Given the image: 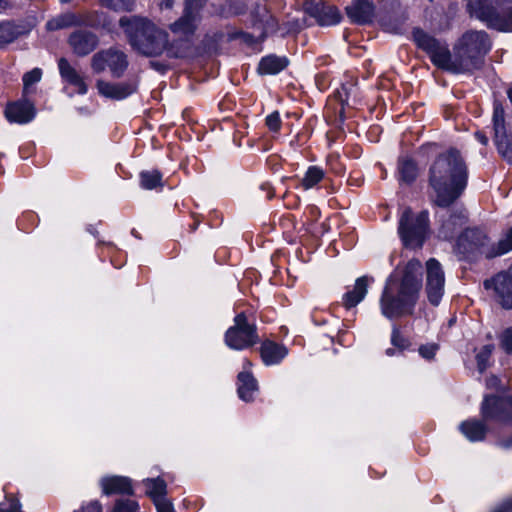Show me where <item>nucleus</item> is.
Listing matches in <instances>:
<instances>
[{"mask_svg":"<svg viewBox=\"0 0 512 512\" xmlns=\"http://www.w3.org/2000/svg\"><path fill=\"white\" fill-rule=\"evenodd\" d=\"M4 114L9 122L24 124L30 122L34 118L35 108L31 102L24 99L8 103Z\"/></svg>","mask_w":512,"mask_h":512,"instance_id":"17","label":"nucleus"},{"mask_svg":"<svg viewBox=\"0 0 512 512\" xmlns=\"http://www.w3.org/2000/svg\"><path fill=\"white\" fill-rule=\"evenodd\" d=\"M324 175V171L321 168L311 166L302 178L301 185L305 190H308L318 184L324 178Z\"/></svg>","mask_w":512,"mask_h":512,"instance_id":"35","label":"nucleus"},{"mask_svg":"<svg viewBox=\"0 0 512 512\" xmlns=\"http://www.w3.org/2000/svg\"><path fill=\"white\" fill-rule=\"evenodd\" d=\"M369 285V278L367 276H362L358 278L355 282V285L351 291H348L343 297V305L346 308L355 307L359 302H361L365 295L367 294V288Z\"/></svg>","mask_w":512,"mask_h":512,"instance_id":"22","label":"nucleus"},{"mask_svg":"<svg viewBox=\"0 0 512 512\" xmlns=\"http://www.w3.org/2000/svg\"><path fill=\"white\" fill-rule=\"evenodd\" d=\"M488 241L487 235L478 228L466 229L457 240V249L460 253L468 254L484 249Z\"/></svg>","mask_w":512,"mask_h":512,"instance_id":"15","label":"nucleus"},{"mask_svg":"<svg viewBox=\"0 0 512 512\" xmlns=\"http://www.w3.org/2000/svg\"><path fill=\"white\" fill-rule=\"evenodd\" d=\"M512 250V228L501 238L496 246H493L487 251H483L487 258L500 256Z\"/></svg>","mask_w":512,"mask_h":512,"instance_id":"31","label":"nucleus"},{"mask_svg":"<svg viewBox=\"0 0 512 512\" xmlns=\"http://www.w3.org/2000/svg\"><path fill=\"white\" fill-rule=\"evenodd\" d=\"M81 25L92 28H108L111 20L106 12L101 10H87L80 13Z\"/></svg>","mask_w":512,"mask_h":512,"instance_id":"23","label":"nucleus"},{"mask_svg":"<svg viewBox=\"0 0 512 512\" xmlns=\"http://www.w3.org/2000/svg\"><path fill=\"white\" fill-rule=\"evenodd\" d=\"M306 10L322 26L337 24L341 19L339 10L333 5L325 3L311 4L306 7Z\"/></svg>","mask_w":512,"mask_h":512,"instance_id":"19","label":"nucleus"},{"mask_svg":"<svg viewBox=\"0 0 512 512\" xmlns=\"http://www.w3.org/2000/svg\"><path fill=\"white\" fill-rule=\"evenodd\" d=\"M100 486L102 492L105 495L112 494H133V488L131 480L124 476H107L100 480Z\"/></svg>","mask_w":512,"mask_h":512,"instance_id":"21","label":"nucleus"},{"mask_svg":"<svg viewBox=\"0 0 512 512\" xmlns=\"http://www.w3.org/2000/svg\"><path fill=\"white\" fill-rule=\"evenodd\" d=\"M475 136L479 142H481L483 145H487L488 138L486 137V135L484 133L478 131L475 133Z\"/></svg>","mask_w":512,"mask_h":512,"instance_id":"49","label":"nucleus"},{"mask_svg":"<svg viewBox=\"0 0 512 512\" xmlns=\"http://www.w3.org/2000/svg\"><path fill=\"white\" fill-rule=\"evenodd\" d=\"M96 87L100 95L106 98L121 100L137 90V82L110 83L104 80H97Z\"/></svg>","mask_w":512,"mask_h":512,"instance_id":"16","label":"nucleus"},{"mask_svg":"<svg viewBox=\"0 0 512 512\" xmlns=\"http://www.w3.org/2000/svg\"><path fill=\"white\" fill-rule=\"evenodd\" d=\"M430 228L429 213L423 210L414 213L410 207L403 209L398 221V234L403 246L420 249L428 238Z\"/></svg>","mask_w":512,"mask_h":512,"instance_id":"6","label":"nucleus"},{"mask_svg":"<svg viewBox=\"0 0 512 512\" xmlns=\"http://www.w3.org/2000/svg\"><path fill=\"white\" fill-rule=\"evenodd\" d=\"M42 78V70L40 68H34L31 71L23 75V95L29 93L30 87L38 83Z\"/></svg>","mask_w":512,"mask_h":512,"instance_id":"36","label":"nucleus"},{"mask_svg":"<svg viewBox=\"0 0 512 512\" xmlns=\"http://www.w3.org/2000/svg\"><path fill=\"white\" fill-rule=\"evenodd\" d=\"M143 485L146 488V494L153 502H155V500H162L166 498L167 485L162 478L156 477L144 479Z\"/></svg>","mask_w":512,"mask_h":512,"instance_id":"29","label":"nucleus"},{"mask_svg":"<svg viewBox=\"0 0 512 512\" xmlns=\"http://www.w3.org/2000/svg\"><path fill=\"white\" fill-rule=\"evenodd\" d=\"M260 21H262V22H268V17H267V18H265V16H262V17H261V19H260Z\"/></svg>","mask_w":512,"mask_h":512,"instance_id":"56","label":"nucleus"},{"mask_svg":"<svg viewBox=\"0 0 512 512\" xmlns=\"http://www.w3.org/2000/svg\"><path fill=\"white\" fill-rule=\"evenodd\" d=\"M466 219L467 216L464 210H459L455 212L453 215H451V221H453V223H458L460 225L464 224L466 222Z\"/></svg>","mask_w":512,"mask_h":512,"instance_id":"47","label":"nucleus"},{"mask_svg":"<svg viewBox=\"0 0 512 512\" xmlns=\"http://www.w3.org/2000/svg\"><path fill=\"white\" fill-rule=\"evenodd\" d=\"M58 69L63 81L76 88L78 94L84 95L88 91V86L83 76L70 64V62L62 57L58 60Z\"/></svg>","mask_w":512,"mask_h":512,"instance_id":"18","label":"nucleus"},{"mask_svg":"<svg viewBox=\"0 0 512 512\" xmlns=\"http://www.w3.org/2000/svg\"><path fill=\"white\" fill-rule=\"evenodd\" d=\"M391 343L400 351H403L410 346L409 340L401 334L397 327H394L392 330Z\"/></svg>","mask_w":512,"mask_h":512,"instance_id":"40","label":"nucleus"},{"mask_svg":"<svg viewBox=\"0 0 512 512\" xmlns=\"http://www.w3.org/2000/svg\"><path fill=\"white\" fill-rule=\"evenodd\" d=\"M98 4L114 12H133L136 0H98Z\"/></svg>","mask_w":512,"mask_h":512,"instance_id":"32","label":"nucleus"},{"mask_svg":"<svg viewBox=\"0 0 512 512\" xmlns=\"http://www.w3.org/2000/svg\"><path fill=\"white\" fill-rule=\"evenodd\" d=\"M140 183L147 190L162 187V174L158 170L143 171L140 173Z\"/></svg>","mask_w":512,"mask_h":512,"instance_id":"33","label":"nucleus"},{"mask_svg":"<svg viewBox=\"0 0 512 512\" xmlns=\"http://www.w3.org/2000/svg\"><path fill=\"white\" fill-rule=\"evenodd\" d=\"M398 172L400 180L405 183H412L418 176V167L414 160L408 157L399 159Z\"/></svg>","mask_w":512,"mask_h":512,"instance_id":"30","label":"nucleus"},{"mask_svg":"<svg viewBox=\"0 0 512 512\" xmlns=\"http://www.w3.org/2000/svg\"><path fill=\"white\" fill-rule=\"evenodd\" d=\"M151 66L157 70H164L165 66L159 62L151 61Z\"/></svg>","mask_w":512,"mask_h":512,"instance_id":"51","label":"nucleus"},{"mask_svg":"<svg viewBox=\"0 0 512 512\" xmlns=\"http://www.w3.org/2000/svg\"><path fill=\"white\" fill-rule=\"evenodd\" d=\"M345 10L350 20L357 24L370 22L374 15V5L370 0H353Z\"/></svg>","mask_w":512,"mask_h":512,"instance_id":"20","label":"nucleus"},{"mask_svg":"<svg viewBox=\"0 0 512 512\" xmlns=\"http://www.w3.org/2000/svg\"><path fill=\"white\" fill-rule=\"evenodd\" d=\"M204 1L205 0H187L184 12H187L188 10H190L194 14L193 18L198 20L199 11H200V8L202 7Z\"/></svg>","mask_w":512,"mask_h":512,"instance_id":"44","label":"nucleus"},{"mask_svg":"<svg viewBox=\"0 0 512 512\" xmlns=\"http://www.w3.org/2000/svg\"><path fill=\"white\" fill-rule=\"evenodd\" d=\"M422 264L418 259H411L405 266L399 285L389 280L383 290L380 307L382 314L389 318L411 315L422 287Z\"/></svg>","mask_w":512,"mask_h":512,"instance_id":"3","label":"nucleus"},{"mask_svg":"<svg viewBox=\"0 0 512 512\" xmlns=\"http://www.w3.org/2000/svg\"><path fill=\"white\" fill-rule=\"evenodd\" d=\"M174 0H159V6L161 9H171Z\"/></svg>","mask_w":512,"mask_h":512,"instance_id":"48","label":"nucleus"},{"mask_svg":"<svg viewBox=\"0 0 512 512\" xmlns=\"http://www.w3.org/2000/svg\"><path fill=\"white\" fill-rule=\"evenodd\" d=\"M498 379L496 377H492L488 380L489 385H495Z\"/></svg>","mask_w":512,"mask_h":512,"instance_id":"52","label":"nucleus"},{"mask_svg":"<svg viewBox=\"0 0 512 512\" xmlns=\"http://www.w3.org/2000/svg\"><path fill=\"white\" fill-rule=\"evenodd\" d=\"M61 3H70L72 0H59Z\"/></svg>","mask_w":512,"mask_h":512,"instance_id":"57","label":"nucleus"},{"mask_svg":"<svg viewBox=\"0 0 512 512\" xmlns=\"http://www.w3.org/2000/svg\"><path fill=\"white\" fill-rule=\"evenodd\" d=\"M258 341L256 325L248 322L245 313L236 315L234 325L225 334L226 344L232 349L242 350L255 345Z\"/></svg>","mask_w":512,"mask_h":512,"instance_id":"8","label":"nucleus"},{"mask_svg":"<svg viewBox=\"0 0 512 512\" xmlns=\"http://www.w3.org/2000/svg\"><path fill=\"white\" fill-rule=\"evenodd\" d=\"M481 409L482 416L486 420H512V396L507 398L486 396Z\"/></svg>","mask_w":512,"mask_h":512,"instance_id":"13","label":"nucleus"},{"mask_svg":"<svg viewBox=\"0 0 512 512\" xmlns=\"http://www.w3.org/2000/svg\"><path fill=\"white\" fill-rule=\"evenodd\" d=\"M507 94H508V98H509V100L512 102V88H510V89L507 91Z\"/></svg>","mask_w":512,"mask_h":512,"instance_id":"54","label":"nucleus"},{"mask_svg":"<svg viewBox=\"0 0 512 512\" xmlns=\"http://www.w3.org/2000/svg\"><path fill=\"white\" fill-rule=\"evenodd\" d=\"M257 390V381L248 371H243L238 374V395L239 397L249 402L253 399V393Z\"/></svg>","mask_w":512,"mask_h":512,"instance_id":"25","label":"nucleus"},{"mask_svg":"<svg viewBox=\"0 0 512 512\" xmlns=\"http://www.w3.org/2000/svg\"><path fill=\"white\" fill-rule=\"evenodd\" d=\"M0 512H22L18 498L12 494L6 495L0 503Z\"/></svg>","mask_w":512,"mask_h":512,"instance_id":"38","label":"nucleus"},{"mask_svg":"<svg viewBox=\"0 0 512 512\" xmlns=\"http://www.w3.org/2000/svg\"><path fill=\"white\" fill-rule=\"evenodd\" d=\"M127 67V55L116 48L101 50L91 58V68L95 73H101L109 68L113 77L120 78Z\"/></svg>","mask_w":512,"mask_h":512,"instance_id":"9","label":"nucleus"},{"mask_svg":"<svg viewBox=\"0 0 512 512\" xmlns=\"http://www.w3.org/2000/svg\"><path fill=\"white\" fill-rule=\"evenodd\" d=\"M139 505L131 499H120L115 502L112 512H137Z\"/></svg>","mask_w":512,"mask_h":512,"instance_id":"39","label":"nucleus"},{"mask_svg":"<svg viewBox=\"0 0 512 512\" xmlns=\"http://www.w3.org/2000/svg\"><path fill=\"white\" fill-rule=\"evenodd\" d=\"M119 26L132 48L144 56H160L167 48L168 33L147 18L123 16L119 19Z\"/></svg>","mask_w":512,"mask_h":512,"instance_id":"4","label":"nucleus"},{"mask_svg":"<svg viewBox=\"0 0 512 512\" xmlns=\"http://www.w3.org/2000/svg\"><path fill=\"white\" fill-rule=\"evenodd\" d=\"M4 2L5 0H0V6H2Z\"/></svg>","mask_w":512,"mask_h":512,"instance_id":"58","label":"nucleus"},{"mask_svg":"<svg viewBox=\"0 0 512 512\" xmlns=\"http://www.w3.org/2000/svg\"><path fill=\"white\" fill-rule=\"evenodd\" d=\"M190 10L183 15L169 28L174 34L171 43L168 42L166 53L170 58H188L194 54L193 35L196 29L197 19Z\"/></svg>","mask_w":512,"mask_h":512,"instance_id":"7","label":"nucleus"},{"mask_svg":"<svg viewBox=\"0 0 512 512\" xmlns=\"http://www.w3.org/2000/svg\"><path fill=\"white\" fill-rule=\"evenodd\" d=\"M251 365H252V364H251V362H250V361H248V360H246V361H245L244 368H245V369H246V368H249V367H251Z\"/></svg>","mask_w":512,"mask_h":512,"instance_id":"55","label":"nucleus"},{"mask_svg":"<svg viewBox=\"0 0 512 512\" xmlns=\"http://www.w3.org/2000/svg\"><path fill=\"white\" fill-rule=\"evenodd\" d=\"M484 287L494 291L497 301L505 309H512V266L494 278L485 280Z\"/></svg>","mask_w":512,"mask_h":512,"instance_id":"12","label":"nucleus"},{"mask_svg":"<svg viewBox=\"0 0 512 512\" xmlns=\"http://www.w3.org/2000/svg\"><path fill=\"white\" fill-rule=\"evenodd\" d=\"M20 35V31L11 22L0 23V48L12 43Z\"/></svg>","mask_w":512,"mask_h":512,"instance_id":"34","label":"nucleus"},{"mask_svg":"<svg viewBox=\"0 0 512 512\" xmlns=\"http://www.w3.org/2000/svg\"><path fill=\"white\" fill-rule=\"evenodd\" d=\"M260 354L266 365L279 363L286 355V349L272 341L264 342L260 347Z\"/></svg>","mask_w":512,"mask_h":512,"instance_id":"24","label":"nucleus"},{"mask_svg":"<svg viewBox=\"0 0 512 512\" xmlns=\"http://www.w3.org/2000/svg\"><path fill=\"white\" fill-rule=\"evenodd\" d=\"M417 46L424 50L432 63L451 73H471L482 67L484 57L491 48V41L485 31L465 32L453 47V54L447 45L428 35L421 29L413 31Z\"/></svg>","mask_w":512,"mask_h":512,"instance_id":"1","label":"nucleus"},{"mask_svg":"<svg viewBox=\"0 0 512 512\" xmlns=\"http://www.w3.org/2000/svg\"><path fill=\"white\" fill-rule=\"evenodd\" d=\"M445 275L441 264L434 258L426 262L425 291L429 302L437 306L444 294Z\"/></svg>","mask_w":512,"mask_h":512,"instance_id":"10","label":"nucleus"},{"mask_svg":"<svg viewBox=\"0 0 512 512\" xmlns=\"http://www.w3.org/2000/svg\"><path fill=\"white\" fill-rule=\"evenodd\" d=\"M500 345L507 354H512V327L503 331L500 336Z\"/></svg>","mask_w":512,"mask_h":512,"instance_id":"41","label":"nucleus"},{"mask_svg":"<svg viewBox=\"0 0 512 512\" xmlns=\"http://www.w3.org/2000/svg\"><path fill=\"white\" fill-rule=\"evenodd\" d=\"M509 510H512V499L508 501L502 508L494 511V512H507Z\"/></svg>","mask_w":512,"mask_h":512,"instance_id":"50","label":"nucleus"},{"mask_svg":"<svg viewBox=\"0 0 512 512\" xmlns=\"http://www.w3.org/2000/svg\"><path fill=\"white\" fill-rule=\"evenodd\" d=\"M68 44L75 55L84 57L97 48L99 39L95 33L79 29L69 35Z\"/></svg>","mask_w":512,"mask_h":512,"instance_id":"14","label":"nucleus"},{"mask_svg":"<svg viewBox=\"0 0 512 512\" xmlns=\"http://www.w3.org/2000/svg\"><path fill=\"white\" fill-rule=\"evenodd\" d=\"M48 30H58L72 26H81L80 13L66 12L51 19L46 24Z\"/></svg>","mask_w":512,"mask_h":512,"instance_id":"27","label":"nucleus"},{"mask_svg":"<svg viewBox=\"0 0 512 512\" xmlns=\"http://www.w3.org/2000/svg\"><path fill=\"white\" fill-rule=\"evenodd\" d=\"M460 430L470 441H481L485 438L487 428L481 421L469 420L461 423Z\"/></svg>","mask_w":512,"mask_h":512,"instance_id":"28","label":"nucleus"},{"mask_svg":"<svg viewBox=\"0 0 512 512\" xmlns=\"http://www.w3.org/2000/svg\"><path fill=\"white\" fill-rule=\"evenodd\" d=\"M386 354L388 356H393L394 355V350L392 348H389V349L386 350Z\"/></svg>","mask_w":512,"mask_h":512,"instance_id":"53","label":"nucleus"},{"mask_svg":"<svg viewBox=\"0 0 512 512\" xmlns=\"http://www.w3.org/2000/svg\"><path fill=\"white\" fill-rule=\"evenodd\" d=\"M492 121L497 149L503 158L512 164V139L506 130L504 109L501 105L496 104L494 106Z\"/></svg>","mask_w":512,"mask_h":512,"instance_id":"11","label":"nucleus"},{"mask_svg":"<svg viewBox=\"0 0 512 512\" xmlns=\"http://www.w3.org/2000/svg\"><path fill=\"white\" fill-rule=\"evenodd\" d=\"M493 350L494 345L487 344L483 346L479 353L476 355L477 366L481 373L487 368L488 360L490 359Z\"/></svg>","mask_w":512,"mask_h":512,"instance_id":"37","label":"nucleus"},{"mask_svg":"<svg viewBox=\"0 0 512 512\" xmlns=\"http://www.w3.org/2000/svg\"><path fill=\"white\" fill-rule=\"evenodd\" d=\"M468 182V169L456 149L441 153L428 171V183L433 189V202L439 207L452 205L464 192Z\"/></svg>","mask_w":512,"mask_h":512,"instance_id":"2","label":"nucleus"},{"mask_svg":"<svg viewBox=\"0 0 512 512\" xmlns=\"http://www.w3.org/2000/svg\"><path fill=\"white\" fill-rule=\"evenodd\" d=\"M471 17L499 31H512V0H469Z\"/></svg>","mask_w":512,"mask_h":512,"instance_id":"5","label":"nucleus"},{"mask_svg":"<svg viewBox=\"0 0 512 512\" xmlns=\"http://www.w3.org/2000/svg\"><path fill=\"white\" fill-rule=\"evenodd\" d=\"M157 512H173L172 503L167 499L155 500Z\"/></svg>","mask_w":512,"mask_h":512,"instance_id":"46","label":"nucleus"},{"mask_svg":"<svg viewBox=\"0 0 512 512\" xmlns=\"http://www.w3.org/2000/svg\"><path fill=\"white\" fill-rule=\"evenodd\" d=\"M288 65V61L284 57H278L275 55H269L259 63L258 71L260 74H277Z\"/></svg>","mask_w":512,"mask_h":512,"instance_id":"26","label":"nucleus"},{"mask_svg":"<svg viewBox=\"0 0 512 512\" xmlns=\"http://www.w3.org/2000/svg\"><path fill=\"white\" fill-rule=\"evenodd\" d=\"M75 512H102V505L98 500L91 501Z\"/></svg>","mask_w":512,"mask_h":512,"instance_id":"45","label":"nucleus"},{"mask_svg":"<svg viewBox=\"0 0 512 512\" xmlns=\"http://www.w3.org/2000/svg\"><path fill=\"white\" fill-rule=\"evenodd\" d=\"M438 350V345L437 344H425V345H421L419 347V354L427 359V360H431L434 358L435 354H436V351Z\"/></svg>","mask_w":512,"mask_h":512,"instance_id":"43","label":"nucleus"},{"mask_svg":"<svg viewBox=\"0 0 512 512\" xmlns=\"http://www.w3.org/2000/svg\"><path fill=\"white\" fill-rule=\"evenodd\" d=\"M266 125L273 132L279 131V129L281 128V119L277 111L269 114L266 117Z\"/></svg>","mask_w":512,"mask_h":512,"instance_id":"42","label":"nucleus"}]
</instances>
